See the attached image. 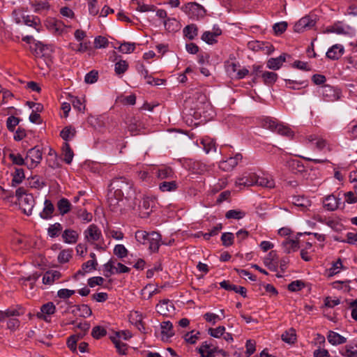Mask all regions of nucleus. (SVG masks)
Returning <instances> with one entry per match:
<instances>
[{"label":"nucleus","instance_id":"1","mask_svg":"<svg viewBox=\"0 0 357 357\" xmlns=\"http://www.w3.org/2000/svg\"><path fill=\"white\" fill-rule=\"evenodd\" d=\"M111 187L112 190H114L115 195L125 197L126 199L132 198L135 195L133 182L124 176L114 178Z\"/></svg>","mask_w":357,"mask_h":357},{"label":"nucleus","instance_id":"2","mask_svg":"<svg viewBox=\"0 0 357 357\" xmlns=\"http://www.w3.org/2000/svg\"><path fill=\"white\" fill-rule=\"evenodd\" d=\"M261 126L278 134L285 136L289 139L293 138L294 133L287 126L279 123L276 120L266 117L261 121Z\"/></svg>","mask_w":357,"mask_h":357},{"label":"nucleus","instance_id":"3","mask_svg":"<svg viewBox=\"0 0 357 357\" xmlns=\"http://www.w3.org/2000/svg\"><path fill=\"white\" fill-rule=\"evenodd\" d=\"M181 10L192 20H198L204 17L206 10L196 2H189L181 7Z\"/></svg>","mask_w":357,"mask_h":357},{"label":"nucleus","instance_id":"4","mask_svg":"<svg viewBox=\"0 0 357 357\" xmlns=\"http://www.w3.org/2000/svg\"><path fill=\"white\" fill-rule=\"evenodd\" d=\"M319 93L324 101L335 102L340 99L342 92L340 89L329 84H324L321 86Z\"/></svg>","mask_w":357,"mask_h":357},{"label":"nucleus","instance_id":"5","mask_svg":"<svg viewBox=\"0 0 357 357\" xmlns=\"http://www.w3.org/2000/svg\"><path fill=\"white\" fill-rule=\"evenodd\" d=\"M154 206L155 200L149 197H143L138 205L139 216L142 218H148L153 211Z\"/></svg>","mask_w":357,"mask_h":357},{"label":"nucleus","instance_id":"6","mask_svg":"<svg viewBox=\"0 0 357 357\" xmlns=\"http://www.w3.org/2000/svg\"><path fill=\"white\" fill-rule=\"evenodd\" d=\"M190 100L194 103L193 109L199 113L202 109L209 106L206 94L201 91H196L188 101Z\"/></svg>","mask_w":357,"mask_h":357},{"label":"nucleus","instance_id":"7","mask_svg":"<svg viewBox=\"0 0 357 357\" xmlns=\"http://www.w3.org/2000/svg\"><path fill=\"white\" fill-rule=\"evenodd\" d=\"M42 158V151L38 146H36L29 149L26 152V155L25 158L26 160L30 159L31 160L30 164L28 165V167L30 169L38 166V165L40 163Z\"/></svg>","mask_w":357,"mask_h":357},{"label":"nucleus","instance_id":"8","mask_svg":"<svg viewBox=\"0 0 357 357\" xmlns=\"http://www.w3.org/2000/svg\"><path fill=\"white\" fill-rule=\"evenodd\" d=\"M84 239L87 243L93 245L102 237V233L97 225L92 224L90 225L86 230H84Z\"/></svg>","mask_w":357,"mask_h":357},{"label":"nucleus","instance_id":"9","mask_svg":"<svg viewBox=\"0 0 357 357\" xmlns=\"http://www.w3.org/2000/svg\"><path fill=\"white\" fill-rule=\"evenodd\" d=\"M286 165L294 174L305 177L307 174L305 167L303 163L298 160L291 159L287 161Z\"/></svg>","mask_w":357,"mask_h":357},{"label":"nucleus","instance_id":"10","mask_svg":"<svg viewBox=\"0 0 357 357\" xmlns=\"http://www.w3.org/2000/svg\"><path fill=\"white\" fill-rule=\"evenodd\" d=\"M242 158V155L237 153L234 157H229L225 160L220 161L219 167L225 172H229L238 165V162L241 161Z\"/></svg>","mask_w":357,"mask_h":357},{"label":"nucleus","instance_id":"11","mask_svg":"<svg viewBox=\"0 0 357 357\" xmlns=\"http://www.w3.org/2000/svg\"><path fill=\"white\" fill-rule=\"evenodd\" d=\"M35 203V199L31 194L24 196V197L19 201L20 208L26 215H31L32 214Z\"/></svg>","mask_w":357,"mask_h":357},{"label":"nucleus","instance_id":"12","mask_svg":"<svg viewBox=\"0 0 357 357\" xmlns=\"http://www.w3.org/2000/svg\"><path fill=\"white\" fill-rule=\"evenodd\" d=\"M147 242L149 243V249L152 252H157L162 244H168L165 241H162L161 235L156 231H152L150 233Z\"/></svg>","mask_w":357,"mask_h":357},{"label":"nucleus","instance_id":"13","mask_svg":"<svg viewBox=\"0 0 357 357\" xmlns=\"http://www.w3.org/2000/svg\"><path fill=\"white\" fill-rule=\"evenodd\" d=\"M316 22L311 17L307 15L300 19L294 25V31L296 32H303L305 30L312 28Z\"/></svg>","mask_w":357,"mask_h":357},{"label":"nucleus","instance_id":"14","mask_svg":"<svg viewBox=\"0 0 357 357\" xmlns=\"http://www.w3.org/2000/svg\"><path fill=\"white\" fill-rule=\"evenodd\" d=\"M56 311V307L52 302H48L40 307V312H37L36 317L45 321H48L47 315L53 314Z\"/></svg>","mask_w":357,"mask_h":357},{"label":"nucleus","instance_id":"15","mask_svg":"<svg viewBox=\"0 0 357 357\" xmlns=\"http://www.w3.org/2000/svg\"><path fill=\"white\" fill-rule=\"evenodd\" d=\"M340 204V199L337 198L334 195H328L323 200L324 207L328 211L336 210Z\"/></svg>","mask_w":357,"mask_h":357},{"label":"nucleus","instance_id":"16","mask_svg":"<svg viewBox=\"0 0 357 357\" xmlns=\"http://www.w3.org/2000/svg\"><path fill=\"white\" fill-rule=\"evenodd\" d=\"M221 288L227 291H234L236 293L241 294L243 298L247 296V290L242 286H237L233 284H230L229 281L223 280L220 283Z\"/></svg>","mask_w":357,"mask_h":357},{"label":"nucleus","instance_id":"17","mask_svg":"<svg viewBox=\"0 0 357 357\" xmlns=\"http://www.w3.org/2000/svg\"><path fill=\"white\" fill-rule=\"evenodd\" d=\"M344 49L342 45H333L326 52V56L332 60L339 59L344 54Z\"/></svg>","mask_w":357,"mask_h":357},{"label":"nucleus","instance_id":"18","mask_svg":"<svg viewBox=\"0 0 357 357\" xmlns=\"http://www.w3.org/2000/svg\"><path fill=\"white\" fill-rule=\"evenodd\" d=\"M108 204L111 211H117L121 209V202L123 201V197H119L115 195V192H112L108 195Z\"/></svg>","mask_w":357,"mask_h":357},{"label":"nucleus","instance_id":"19","mask_svg":"<svg viewBox=\"0 0 357 357\" xmlns=\"http://www.w3.org/2000/svg\"><path fill=\"white\" fill-rule=\"evenodd\" d=\"M287 56V54H282L278 57L269 59L266 63L267 68L273 70L280 69L285 62Z\"/></svg>","mask_w":357,"mask_h":357},{"label":"nucleus","instance_id":"20","mask_svg":"<svg viewBox=\"0 0 357 357\" xmlns=\"http://www.w3.org/2000/svg\"><path fill=\"white\" fill-rule=\"evenodd\" d=\"M54 210V206L52 202L50 199H45L43 210L40 213V217L44 220H50L53 217Z\"/></svg>","mask_w":357,"mask_h":357},{"label":"nucleus","instance_id":"21","mask_svg":"<svg viewBox=\"0 0 357 357\" xmlns=\"http://www.w3.org/2000/svg\"><path fill=\"white\" fill-rule=\"evenodd\" d=\"M62 238L66 243L75 244L79 238V234L73 229H67L63 231Z\"/></svg>","mask_w":357,"mask_h":357},{"label":"nucleus","instance_id":"22","mask_svg":"<svg viewBox=\"0 0 357 357\" xmlns=\"http://www.w3.org/2000/svg\"><path fill=\"white\" fill-rule=\"evenodd\" d=\"M277 254L274 250L271 251L268 257L264 259V263L268 268L272 271H276L278 270V261Z\"/></svg>","mask_w":357,"mask_h":357},{"label":"nucleus","instance_id":"23","mask_svg":"<svg viewBox=\"0 0 357 357\" xmlns=\"http://www.w3.org/2000/svg\"><path fill=\"white\" fill-rule=\"evenodd\" d=\"M255 174H245L242 177L237 178L236 185L243 186H252L255 185Z\"/></svg>","mask_w":357,"mask_h":357},{"label":"nucleus","instance_id":"24","mask_svg":"<svg viewBox=\"0 0 357 357\" xmlns=\"http://www.w3.org/2000/svg\"><path fill=\"white\" fill-rule=\"evenodd\" d=\"M161 326V334L162 335V340H167L169 337L174 335L173 331V325L171 321H162Z\"/></svg>","mask_w":357,"mask_h":357},{"label":"nucleus","instance_id":"25","mask_svg":"<svg viewBox=\"0 0 357 357\" xmlns=\"http://www.w3.org/2000/svg\"><path fill=\"white\" fill-rule=\"evenodd\" d=\"M56 207L58 208L59 214L61 215H64L65 214L68 213V212L70 211V210H73V208L69 200L64 197L60 199L58 201L56 204Z\"/></svg>","mask_w":357,"mask_h":357},{"label":"nucleus","instance_id":"26","mask_svg":"<svg viewBox=\"0 0 357 357\" xmlns=\"http://www.w3.org/2000/svg\"><path fill=\"white\" fill-rule=\"evenodd\" d=\"M284 252L289 254L291 252H295L299 248L298 240L286 239L282 243Z\"/></svg>","mask_w":357,"mask_h":357},{"label":"nucleus","instance_id":"27","mask_svg":"<svg viewBox=\"0 0 357 357\" xmlns=\"http://www.w3.org/2000/svg\"><path fill=\"white\" fill-rule=\"evenodd\" d=\"M47 27L56 33L61 34L66 29V26L60 20L52 19L47 22Z\"/></svg>","mask_w":357,"mask_h":357},{"label":"nucleus","instance_id":"28","mask_svg":"<svg viewBox=\"0 0 357 357\" xmlns=\"http://www.w3.org/2000/svg\"><path fill=\"white\" fill-rule=\"evenodd\" d=\"M255 185L268 188H273L275 187V181L272 178L267 177V176H259L257 175H255Z\"/></svg>","mask_w":357,"mask_h":357},{"label":"nucleus","instance_id":"29","mask_svg":"<svg viewBox=\"0 0 357 357\" xmlns=\"http://www.w3.org/2000/svg\"><path fill=\"white\" fill-rule=\"evenodd\" d=\"M328 341L333 345L344 344L347 342V338L339 333L330 331L327 335Z\"/></svg>","mask_w":357,"mask_h":357},{"label":"nucleus","instance_id":"30","mask_svg":"<svg viewBox=\"0 0 357 357\" xmlns=\"http://www.w3.org/2000/svg\"><path fill=\"white\" fill-rule=\"evenodd\" d=\"M73 213L80 219L85 222H89L92 220L93 215L91 213L87 212L84 208H81L78 206L73 208Z\"/></svg>","mask_w":357,"mask_h":357},{"label":"nucleus","instance_id":"31","mask_svg":"<svg viewBox=\"0 0 357 357\" xmlns=\"http://www.w3.org/2000/svg\"><path fill=\"white\" fill-rule=\"evenodd\" d=\"M183 33L184 36L189 40H194L198 35V27L195 24L187 25L183 29Z\"/></svg>","mask_w":357,"mask_h":357},{"label":"nucleus","instance_id":"32","mask_svg":"<svg viewBox=\"0 0 357 357\" xmlns=\"http://www.w3.org/2000/svg\"><path fill=\"white\" fill-rule=\"evenodd\" d=\"M76 129L72 126H68L63 128V129L60 132L61 137L65 141V142H68L71 140L76 135Z\"/></svg>","mask_w":357,"mask_h":357},{"label":"nucleus","instance_id":"33","mask_svg":"<svg viewBox=\"0 0 357 357\" xmlns=\"http://www.w3.org/2000/svg\"><path fill=\"white\" fill-rule=\"evenodd\" d=\"M61 278V273L57 271H47L43 277V282L45 284H52L55 280Z\"/></svg>","mask_w":357,"mask_h":357},{"label":"nucleus","instance_id":"34","mask_svg":"<svg viewBox=\"0 0 357 357\" xmlns=\"http://www.w3.org/2000/svg\"><path fill=\"white\" fill-rule=\"evenodd\" d=\"M263 82L268 86L273 85L278 79V74L273 72L264 71L261 75Z\"/></svg>","mask_w":357,"mask_h":357},{"label":"nucleus","instance_id":"35","mask_svg":"<svg viewBox=\"0 0 357 357\" xmlns=\"http://www.w3.org/2000/svg\"><path fill=\"white\" fill-rule=\"evenodd\" d=\"M284 81L286 86L293 90H298L307 86V81H297L290 79H286Z\"/></svg>","mask_w":357,"mask_h":357},{"label":"nucleus","instance_id":"36","mask_svg":"<svg viewBox=\"0 0 357 357\" xmlns=\"http://www.w3.org/2000/svg\"><path fill=\"white\" fill-rule=\"evenodd\" d=\"M24 22L26 25L35 28L38 31L40 25V18L36 16L26 15L23 17Z\"/></svg>","mask_w":357,"mask_h":357},{"label":"nucleus","instance_id":"37","mask_svg":"<svg viewBox=\"0 0 357 357\" xmlns=\"http://www.w3.org/2000/svg\"><path fill=\"white\" fill-rule=\"evenodd\" d=\"M62 151H63V155L64 156L63 160L65 161L66 163L70 164L72 162V160H73V158L74 156V153H73V150L71 149L70 146L68 144V142H65L63 144V147H62Z\"/></svg>","mask_w":357,"mask_h":357},{"label":"nucleus","instance_id":"38","mask_svg":"<svg viewBox=\"0 0 357 357\" xmlns=\"http://www.w3.org/2000/svg\"><path fill=\"white\" fill-rule=\"evenodd\" d=\"M156 176L160 179L171 178L174 176V171L169 167H162L157 170Z\"/></svg>","mask_w":357,"mask_h":357},{"label":"nucleus","instance_id":"39","mask_svg":"<svg viewBox=\"0 0 357 357\" xmlns=\"http://www.w3.org/2000/svg\"><path fill=\"white\" fill-rule=\"evenodd\" d=\"M110 339L115 345L118 353L121 355H126L128 348V344L122 342L120 340H117V337H111Z\"/></svg>","mask_w":357,"mask_h":357},{"label":"nucleus","instance_id":"40","mask_svg":"<svg viewBox=\"0 0 357 357\" xmlns=\"http://www.w3.org/2000/svg\"><path fill=\"white\" fill-rule=\"evenodd\" d=\"M201 143L203 145L204 150L206 153L216 151V145L213 139L211 138H204L202 139Z\"/></svg>","mask_w":357,"mask_h":357},{"label":"nucleus","instance_id":"41","mask_svg":"<svg viewBox=\"0 0 357 357\" xmlns=\"http://www.w3.org/2000/svg\"><path fill=\"white\" fill-rule=\"evenodd\" d=\"M62 229V225L59 222H56L53 225H50V227L47 229V234L50 237L55 238L59 236Z\"/></svg>","mask_w":357,"mask_h":357},{"label":"nucleus","instance_id":"42","mask_svg":"<svg viewBox=\"0 0 357 357\" xmlns=\"http://www.w3.org/2000/svg\"><path fill=\"white\" fill-rule=\"evenodd\" d=\"M25 176L24 169L22 168H16L15 172L13 173V178L12 179V185L16 186L17 185L21 183L24 180Z\"/></svg>","mask_w":357,"mask_h":357},{"label":"nucleus","instance_id":"43","mask_svg":"<svg viewBox=\"0 0 357 357\" xmlns=\"http://www.w3.org/2000/svg\"><path fill=\"white\" fill-rule=\"evenodd\" d=\"M178 184L176 181H164L159 185V189L162 192H172L177 189Z\"/></svg>","mask_w":357,"mask_h":357},{"label":"nucleus","instance_id":"44","mask_svg":"<svg viewBox=\"0 0 357 357\" xmlns=\"http://www.w3.org/2000/svg\"><path fill=\"white\" fill-rule=\"evenodd\" d=\"M165 29L169 32H174L178 29V22L174 18H167L163 22Z\"/></svg>","mask_w":357,"mask_h":357},{"label":"nucleus","instance_id":"45","mask_svg":"<svg viewBox=\"0 0 357 357\" xmlns=\"http://www.w3.org/2000/svg\"><path fill=\"white\" fill-rule=\"evenodd\" d=\"M6 317H20L24 314V309L21 305H17L15 307H10L6 310Z\"/></svg>","mask_w":357,"mask_h":357},{"label":"nucleus","instance_id":"46","mask_svg":"<svg viewBox=\"0 0 357 357\" xmlns=\"http://www.w3.org/2000/svg\"><path fill=\"white\" fill-rule=\"evenodd\" d=\"M307 139L310 142H313L314 140H316L317 141L316 143H315L316 147L319 151L323 150L326 146L328 147V150L331 151V149H330L329 145L328 144L327 142L325 139H322V138H318L316 136L310 135L308 137Z\"/></svg>","mask_w":357,"mask_h":357},{"label":"nucleus","instance_id":"47","mask_svg":"<svg viewBox=\"0 0 357 357\" xmlns=\"http://www.w3.org/2000/svg\"><path fill=\"white\" fill-rule=\"evenodd\" d=\"M169 307H173L169 300H163L156 305L157 311L162 315H166L169 312Z\"/></svg>","mask_w":357,"mask_h":357},{"label":"nucleus","instance_id":"48","mask_svg":"<svg viewBox=\"0 0 357 357\" xmlns=\"http://www.w3.org/2000/svg\"><path fill=\"white\" fill-rule=\"evenodd\" d=\"M114 261L112 259H109L106 264L103 265L104 275L106 278H109L112 275L114 274Z\"/></svg>","mask_w":357,"mask_h":357},{"label":"nucleus","instance_id":"49","mask_svg":"<svg viewBox=\"0 0 357 357\" xmlns=\"http://www.w3.org/2000/svg\"><path fill=\"white\" fill-rule=\"evenodd\" d=\"M128 68V64L127 61L124 60H119L115 63L114 71L116 75H121L125 73Z\"/></svg>","mask_w":357,"mask_h":357},{"label":"nucleus","instance_id":"50","mask_svg":"<svg viewBox=\"0 0 357 357\" xmlns=\"http://www.w3.org/2000/svg\"><path fill=\"white\" fill-rule=\"evenodd\" d=\"M245 213L241 210H229L225 214L227 219L240 220L244 218Z\"/></svg>","mask_w":357,"mask_h":357},{"label":"nucleus","instance_id":"51","mask_svg":"<svg viewBox=\"0 0 357 357\" xmlns=\"http://www.w3.org/2000/svg\"><path fill=\"white\" fill-rule=\"evenodd\" d=\"M126 123L128 125V130L134 133L138 130V121L133 116H128L126 119Z\"/></svg>","mask_w":357,"mask_h":357},{"label":"nucleus","instance_id":"52","mask_svg":"<svg viewBox=\"0 0 357 357\" xmlns=\"http://www.w3.org/2000/svg\"><path fill=\"white\" fill-rule=\"evenodd\" d=\"M31 6L32 8H33L34 11L36 13H38L39 11L42 10H49L50 9V4L49 3L46 1H33L31 3Z\"/></svg>","mask_w":357,"mask_h":357},{"label":"nucleus","instance_id":"53","mask_svg":"<svg viewBox=\"0 0 357 357\" xmlns=\"http://www.w3.org/2000/svg\"><path fill=\"white\" fill-rule=\"evenodd\" d=\"M296 339V331L293 328H290L282 335V340L289 344L294 343Z\"/></svg>","mask_w":357,"mask_h":357},{"label":"nucleus","instance_id":"54","mask_svg":"<svg viewBox=\"0 0 357 357\" xmlns=\"http://www.w3.org/2000/svg\"><path fill=\"white\" fill-rule=\"evenodd\" d=\"M343 268V265L340 259L334 262L332 266L328 270V276L331 277L340 273Z\"/></svg>","mask_w":357,"mask_h":357},{"label":"nucleus","instance_id":"55","mask_svg":"<svg viewBox=\"0 0 357 357\" xmlns=\"http://www.w3.org/2000/svg\"><path fill=\"white\" fill-rule=\"evenodd\" d=\"M75 307L77 310L80 312L79 316L82 317H89L92 314V310L88 305H77Z\"/></svg>","mask_w":357,"mask_h":357},{"label":"nucleus","instance_id":"56","mask_svg":"<svg viewBox=\"0 0 357 357\" xmlns=\"http://www.w3.org/2000/svg\"><path fill=\"white\" fill-rule=\"evenodd\" d=\"M128 253V250L122 244L116 245L114 248V254L120 259L126 257Z\"/></svg>","mask_w":357,"mask_h":357},{"label":"nucleus","instance_id":"57","mask_svg":"<svg viewBox=\"0 0 357 357\" xmlns=\"http://www.w3.org/2000/svg\"><path fill=\"white\" fill-rule=\"evenodd\" d=\"M234 236L231 232H225L222 234L221 241L222 245L225 247H229L233 245Z\"/></svg>","mask_w":357,"mask_h":357},{"label":"nucleus","instance_id":"58","mask_svg":"<svg viewBox=\"0 0 357 357\" xmlns=\"http://www.w3.org/2000/svg\"><path fill=\"white\" fill-rule=\"evenodd\" d=\"M72 257V250L67 249L61 250L58 255V261L64 264L68 262L70 259Z\"/></svg>","mask_w":357,"mask_h":357},{"label":"nucleus","instance_id":"59","mask_svg":"<svg viewBox=\"0 0 357 357\" xmlns=\"http://www.w3.org/2000/svg\"><path fill=\"white\" fill-rule=\"evenodd\" d=\"M8 158L11 160L14 165L20 166L25 165L26 159L23 158V157L20 153H10L8 155Z\"/></svg>","mask_w":357,"mask_h":357},{"label":"nucleus","instance_id":"60","mask_svg":"<svg viewBox=\"0 0 357 357\" xmlns=\"http://www.w3.org/2000/svg\"><path fill=\"white\" fill-rule=\"evenodd\" d=\"M107 334V331L105 328L97 326L93 327L91 332V335L95 339H100L102 337L105 336Z\"/></svg>","mask_w":357,"mask_h":357},{"label":"nucleus","instance_id":"61","mask_svg":"<svg viewBox=\"0 0 357 357\" xmlns=\"http://www.w3.org/2000/svg\"><path fill=\"white\" fill-rule=\"evenodd\" d=\"M20 120L19 118L14 116H10L7 119L6 126L9 131L13 132L16 126L20 123Z\"/></svg>","mask_w":357,"mask_h":357},{"label":"nucleus","instance_id":"62","mask_svg":"<svg viewBox=\"0 0 357 357\" xmlns=\"http://www.w3.org/2000/svg\"><path fill=\"white\" fill-rule=\"evenodd\" d=\"M135 50V44L132 43H123L119 47V50L123 54H130Z\"/></svg>","mask_w":357,"mask_h":357},{"label":"nucleus","instance_id":"63","mask_svg":"<svg viewBox=\"0 0 357 357\" xmlns=\"http://www.w3.org/2000/svg\"><path fill=\"white\" fill-rule=\"evenodd\" d=\"M225 332V328L224 326H218L215 328H209L208 330V334L215 338H218L223 335Z\"/></svg>","mask_w":357,"mask_h":357},{"label":"nucleus","instance_id":"64","mask_svg":"<svg viewBox=\"0 0 357 357\" xmlns=\"http://www.w3.org/2000/svg\"><path fill=\"white\" fill-rule=\"evenodd\" d=\"M305 287V284L302 280H294L288 285V290L290 291H298Z\"/></svg>","mask_w":357,"mask_h":357}]
</instances>
